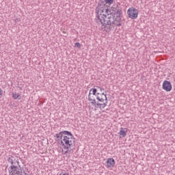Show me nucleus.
<instances>
[{
    "mask_svg": "<svg viewBox=\"0 0 175 175\" xmlns=\"http://www.w3.org/2000/svg\"><path fill=\"white\" fill-rule=\"evenodd\" d=\"M96 13L97 14V18L99 20L101 25L102 29H104L105 32H109L111 29V17L116 18L118 21L117 26L120 27L121 23V15L122 12L118 10L114 7H111L109 9L105 8L102 5H98L96 10Z\"/></svg>",
    "mask_w": 175,
    "mask_h": 175,
    "instance_id": "f257e3e1",
    "label": "nucleus"
},
{
    "mask_svg": "<svg viewBox=\"0 0 175 175\" xmlns=\"http://www.w3.org/2000/svg\"><path fill=\"white\" fill-rule=\"evenodd\" d=\"M88 101L90 111H96L98 108L103 110L107 106V92L100 87H97V89L93 88L89 92Z\"/></svg>",
    "mask_w": 175,
    "mask_h": 175,
    "instance_id": "f03ea898",
    "label": "nucleus"
},
{
    "mask_svg": "<svg viewBox=\"0 0 175 175\" xmlns=\"http://www.w3.org/2000/svg\"><path fill=\"white\" fill-rule=\"evenodd\" d=\"M56 139H60L59 148L60 152L65 155L69 152V149L75 144V137L72 133L68 131H64L55 134Z\"/></svg>",
    "mask_w": 175,
    "mask_h": 175,
    "instance_id": "7ed1b4c3",
    "label": "nucleus"
},
{
    "mask_svg": "<svg viewBox=\"0 0 175 175\" xmlns=\"http://www.w3.org/2000/svg\"><path fill=\"white\" fill-rule=\"evenodd\" d=\"M127 15L129 18L136 20L139 17V10L134 7H131L127 10Z\"/></svg>",
    "mask_w": 175,
    "mask_h": 175,
    "instance_id": "20e7f679",
    "label": "nucleus"
},
{
    "mask_svg": "<svg viewBox=\"0 0 175 175\" xmlns=\"http://www.w3.org/2000/svg\"><path fill=\"white\" fill-rule=\"evenodd\" d=\"M162 88L164 91H166V92H170L173 87L172 86V83H170V81H164L163 82Z\"/></svg>",
    "mask_w": 175,
    "mask_h": 175,
    "instance_id": "39448f33",
    "label": "nucleus"
},
{
    "mask_svg": "<svg viewBox=\"0 0 175 175\" xmlns=\"http://www.w3.org/2000/svg\"><path fill=\"white\" fill-rule=\"evenodd\" d=\"M106 163V167H107V169H111L116 166V161L113 158L107 159Z\"/></svg>",
    "mask_w": 175,
    "mask_h": 175,
    "instance_id": "423d86ee",
    "label": "nucleus"
},
{
    "mask_svg": "<svg viewBox=\"0 0 175 175\" xmlns=\"http://www.w3.org/2000/svg\"><path fill=\"white\" fill-rule=\"evenodd\" d=\"M118 134H119V137H120V139L126 137V135H128V129L127 128H120V130Z\"/></svg>",
    "mask_w": 175,
    "mask_h": 175,
    "instance_id": "0eeeda50",
    "label": "nucleus"
},
{
    "mask_svg": "<svg viewBox=\"0 0 175 175\" xmlns=\"http://www.w3.org/2000/svg\"><path fill=\"white\" fill-rule=\"evenodd\" d=\"M10 174L12 175H19L20 174V170H18V167L15 165H12L10 167Z\"/></svg>",
    "mask_w": 175,
    "mask_h": 175,
    "instance_id": "6e6552de",
    "label": "nucleus"
},
{
    "mask_svg": "<svg viewBox=\"0 0 175 175\" xmlns=\"http://www.w3.org/2000/svg\"><path fill=\"white\" fill-rule=\"evenodd\" d=\"M12 98L14 99H21V95H20L18 93L14 92L12 93Z\"/></svg>",
    "mask_w": 175,
    "mask_h": 175,
    "instance_id": "1a4fd4ad",
    "label": "nucleus"
},
{
    "mask_svg": "<svg viewBox=\"0 0 175 175\" xmlns=\"http://www.w3.org/2000/svg\"><path fill=\"white\" fill-rule=\"evenodd\" d=\"M107 5H112L114 0H104Z\"/></svg>",
    "mask_w": 175,
    "mask_h": 175,
    "instance_id": "9d476101",
    "label": "nucleus"
},
{
    "mask_svg": "<svg viewBox=\"0 0 175 175\" xmlns=\"http://www.w3.org/2000/svg\"><path fill=\"white\" fill-rule=\"evenodd\" d=\"M75 47H77V49H81V44H80V42H76L75 44Z\"/></svg>",
    "mask_w": 175,
    "mask_h": 175,
    "instance_id": "9b49d317",
    "label": "nucleus"
},
{
    "mask_svg": "<svg viewBox=\"0 0 175 175\" xmlns=\"http://www.w3.org/2000/svg\"><path fill=\"white\" fill-rule=\"evenodd\" d=\"M3 95V91H2L1 89H0V98H2Z\"/></svg>",
    "mask_w": 175,
    "mask_h": 175,
    "instance_id": "f8f14e48",
    "label": "nucleus"
},
{
    "mask_svg": "<svg viewBox=\"0 0 175 175\" xmlns=\"http://www.w3.org/2000/svg\"><path fill=\"white\" fill-rule=\"evenodd\" d=\"M8 161L10 162V163L13 165V159H12L11 158H9Z\"/></svg>",
    "mask_w": 175,
    "mask_h": 175,
    "instance_id": "ddd939ff",
    "label": "nucleus"
},
{
    "mask_svg": "<svg viewBox=\"0 0 175 175\" xmlns=\"http://www.w3.org/2000/svg\"><path fill=\"white\" fill-rule=\"evenodd\" d=\"M63 33H66V31H63Z\"/></svg>",
    "mask_w": 175,
    "mask_h": 175,
    "instance_id": "4468645a",
    "label": "nucleus"
}]
</instances>
